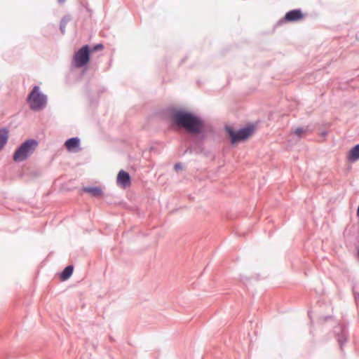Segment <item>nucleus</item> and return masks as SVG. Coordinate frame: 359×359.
I'll list each match as a JSON object with an SVG mask.
<instances>
[{"instance_id": "obj_1", "label": "nucleus", "mask_w": 359, "mask_h": 359, "mask_svg": "<svg viewBox=\"0 0 359 359\" xmlns=\"http://www.w3.org/2000/svg\"><path fill=\"white\" fill-rule=\"evenodd\" d=\"M175 123L182 128H184L189 134L194 135L190 140V147L186 152L191 153L193 151L197 153L203 150V141L206 135L203 130V121L189 112L177 111L172 116Z\"/></svg>"}, {"instance_id": "obj_2", "label": "nucleus", "mask_w": 359, "mask_h": 359, "mask_svg": "<svg viewBox=\"0 0 359 359\" xmlns=\"http://www.w3.org/2000/svg\"><path fill=\"white\" fill-rule=\"evenodd\" d=\"M27 102L32 110L39 111L46 107L47 96L40 91L38 86H35L27 97Z\"/></svg>"}, {"instance_id": "obj_3", "label": "nucleus", "mask_w": 359, "mask_h": 359, "mask_svg": "<svg viewBox=\"0 0 359 359\" xmlns=\"http://www.w3.org/2000/svg\"><path fill=\"white\" fill-rule=\"evenodd\" d=\"M37 145L38 142L35 140H26L15 150L13 154V160L15 162L25 161L33 154Z\"/></svg>"}, {"instance_id": "obj_4", "label": "nucleus", "mask_w": 359, "mask_h": 359, "mask_svg": "<svg viewBox=\"0 0 359 359\" xmlns=\"http://www.w3.org/2000/svg\"><path fill=\"white\" fill-rule=\"evenodd\" d=\"M226 130L231 142L236 143L248 139L253 133L255 128L253 126H249L236 131L231 127H226Z\"/></svg>"}, {"instance_id": "obj_5", "label": "nucleus", "mask_w": 359, "mask_h": 359, "mask_svg": "<svg viewBox=\"0 0 359 359\" xmlns=\"http://www.w3.org/2000/svg\"><path fill=\"white\" fill-rule=\"evenodd\" d=\"M90 50L88 45L82 46L73 56V65L76 68L86 65L90 60Z\"/></svg>"}, {"instance_id": "obj_6", "label": "nucleus", "mask_w": 359, "mask_h": 359, "mask_svg": "<svg viewBox=\"0 0 359 359\" xmlns=\"http://www.w3.org/2000/svg\"><path fill=\"white\" fill-rule=\"evenodd\" d=\"M337 340L342 349V346L346 342L348 330L345 325H339L335 330Z\"/></svg>"}, {"instance_id": "obj_7", "label": "nucleus", "mask_w": 359, "mask_h": 359, "mask_svg": "<svg viewBox=\"0 0 359 359\" xmlns=\"http://www.w3.org/2000/svg\"><path fill=\"white\" fill-rule=\"evenodd\" d=\"M117 183L123 187H126L130 184V175L123 170L119 171L117 176Z\"/></svg>"}, {"instance_id": "obj_8", "label": "nucleus", "mask_w": 359, "mask_h": 359, "mask_svg": "<svg viewBox=\"0 0 359 359\" xmlns=\"http://www.w3.org/2000/svg\"><path fill=\"white\" fill-rule=\"evenodd\" d=\"M303 18L302 11L299 9H294L287 12L285 15V20L289 22L297 21Z\"/></svg>"}, {"instance_id": "obj_9", "label": "nucleus", "mask_w": 359, "mask_h": 359, "mask_svg": "<svg viewBox=\"0 0 359 359\" xmlns=\"http://www.w3.org/2000/svg\"><path fill=\"white\" fill-rule=\"evenodd\" d=\"M348 159L351 162H355L359 159V144L354 146L348 152Z\"/></svg>"}, {"instance_id": "obj_10", "label": "nucleus", "mask_w": 359, "mask_h": 359, "mask_svg": "<svg viewBox=\"0 0 359 359\" xmlns=\"http://www.w3.org/2000/svg\"><path fill=\"white\" fill-rule=\"evenodd\" d=\"M80 144V140L78 137H72L68 139L65 145L69 151H72L74 149L78 147Z\"/></svg>"}, {"instance_id": "obj_11", "label": "nucleus", "mask_w": 359, "mask_h": 359, "mask_svg": "<svg viewBox=\"0 0 359 359\" xmlns=\"http://www.w3.org/2000/svg\"><path fill=\"white\" fill-rule=\"evenodd\" d=\"M83 190L86 193L90 194L93 196L95 197H100L103 194L102 189L98 187H84Z\"/></svg>"}, {"instance_id": "obj_12", "label": "nucleus", "mask_w": 359, "mask_h": 359, "mask_svg": "<svg viewBox=\"0 0 359 359\" xmlns=\"http://www.w3.org/2000/svg\"><path fill=\"white\" fill-rule=\"evenodd\" d=\"M74 271V266L72 265H69L65 268L62 271L60 278L62 280H67L72 274Z\"/></svg>"}, {"instance_id": "obj_13", "label": "nucleus", "mask_w": 359, "mask_h": 359, "mask_svg": "<svg viewBox=\"0 0 359 359\" xmlns=\"http://www.w3.org/2000/svg\"><path fill=\"white\" fill-rule=\"evenodd\" d=\"M8 141V130L5 128L0 129V150L4 147Z\"/></svg>"}, {"instance_id": "obj_14", "label": "nucleus", "mask_w": 359, "mask_h": 359, "mask_svg": "<svg viewBox=\"0 0 359 359\" xmlns=\"http://www.w3.org/2000/svg\"><path fill=\"white\" fill-rule=\"evenodd\" d=\"M308 127L304 128H297L295 129L294 133L299 137L301 138L303 134H305L308 132Z\"/></svg>"}, {"instance_id": "obj_15", "label": "nucleus", "mask_w": 359, "mask_h": 359, "mask_svg": "<svg viewBox=\"0 0 359 359\" xmlns=\"http://www.w3.org/2000/svg\"><path fill=\"white\" fill-rule=\"evenodd\" d=\"M104 48V46L102 43H98L95 46H94L92 49L90 50V52L97 51V50H102Z\"/></svg>"}, {"instance_id": "obj_16", "label": "nucleus", "mask_w": 359, "mask_h": 359, "mask_svg": "<svg viewBox=\"0 0 359 359\" xmlns=\"http://www.w3.org/2000/svg\"><path fill=\"white\" fill-rule=\"evenodd\" d=\"M65 27H66V22L64 20H62L60 25V29L62 34H65Z\"/></svg>"}, {"instance_id": "obj_17", "label": "nucleus", "mask_w": 359, "mask_h": 359, "mask_svg": "<svg viewBox=\"0 0 359 359\" xmlns=\"http://www.w3.org/2000/svg\"><path fill=\"white\" fill-rule=\"evenodd\" d=\"M175 170H178L182 168V165L180 163H177L174 166Z\"/></svg>"}, {"instance_id": "obj_18", "label": "nucleus", "mask_w": 359, "mask_h": 359, "mask_svg": "<svg viewBox=\"0 0 359 359\" xmlns=\"http://www.w3.org/2000/svg\"><path fill=\"white\" fill-rule=\"evenodd\" d=\"M354 295L356 302L359 304V293H355Z\"/></svg>"}, {"instance_id": "obj_19", "label": "nucleus", "mask_w": 359, "mask_h": 359, "mask_svg": "<svg viewBox=\"0 0 359 359\" xmlns=\"http://www.w3.org/2000/svg\"><path fill=\"white\" fill-rule=\"evenodd\" d=\"M65 1H66V0H57V2H58L59 4H63V3H65Z\"/></svg>"}]
</instances>
